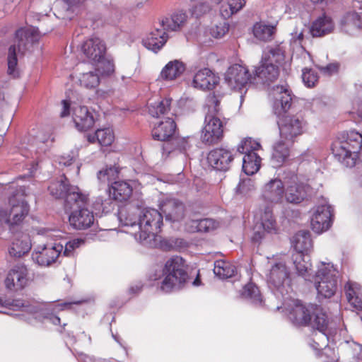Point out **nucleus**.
<instances>
[{
  "instance_id": "1",
  "label": "nucleus",
  "mask_w": 362,
  "mask_h": 362,
  "mask_svg": "<svg viewBox=\"0 0 362 362\" xmlns=\"http://www.w3.org/2000/svg\"><path fill=\"white\" fill-rule=\"evenodd\" d=\"M288 317L296 326L311 325L319 331L315 333L310 346L320 353L328 344L329 320L323 309L317 305H303L298 300H291L288 305Z\"/></svg>"
},
{
  "instance_id": "2",
  "label": "nucleus",
  "mask_w": 362,
  "mask_h": 362,
  "mask_svg": "<svg viewBox=\"0 0 362 362\" xmlns=\"http://www.w3.org/2000/svg\"><path fill=\"white\" fill-rule=\"evenodd\" d=\"M118 219L122 226L138 228V231L130 233L144 245L149 244L154 239L155 234L163 224L162 214L152 208H122L118 212Z\"/></svg>"
},
{
  "instance_id": "3",
  "label": "nucleus",
  "mask_w": 362,
  "mask_h": 362,
  "mask_svg": "<svg viewBox=\"0 0 362 362\" xmlns=\"http://www.w3.org/2000/svg\"><path fill=\"white\" fill-rule=\"evenodd\" d=\"M69 190L64 201V208L66 211H71L69 216L70 225L78 230L89 228L94 223V216L86 207L88 195L82 193L78 187H71Z\"/></svg>"
},
{
  "instance_id": "4",
  "label": "nucleus",
  "mask_w": 362,
  "mask_h": 362,
  "mask_svg": "<svg viewBox=\"0 0 362 362\" xmlns=\"http://www.w3.org/2000/svg\"><path fill=\"white\" fill-rule=\"evenodd\" d=\"M361 148L362 135L353 130L340 134L333 142L332 151L340 163L352 168L356 165Z\"/></svg>"
},
{
  "instance_id": "5",
  "label": "nucleus",
  "mask_w": 362,
  "mask_h": 362,
  "mask_svg": "<svg viewBox=\"0 0 362 362\" xmlns=\"http://www.w3.org/2000/svg\"><path fill=\"white\" fill-rule=\"evenodd\" d=\"M39 39L40 33L35 28H21L16 31L15 42L8 49V74L9 75L16 77L18 74L16 69L17 50L19 53L24 54L34 43L38 42Z\"/></svg>"
},
{
  "instance_id": "6",
  "label": "nucleus",
  "mask_w": 362,
  "mask_h": 362,
  "mask_svg": "<svg viewBox=\"0 0 362 362\" xmlns=\"http://www.w3.org/2000/svg\"><path fill=\"white\" fill-rule=\"evenodd\" d=\"M338 271L331 262H320L310 282H313L318 298H329L337 290Z\"/></svg>"
},
{
  "instance_id": "7",
  "label": "nucleus",
  "mask_w": 362,
  "mask_h": 362,
  "mask_svg": "<svg viewBox=\"0 0 362 362\" xmlns=\"http://www.w3.org/2000/svg\"><path fill=\"white\" fill-rule=\"evenodd\" d=\"M160 289L165 293L180 288L187 279L185 261L180 256L168 259L162 270Z\"/></svg>"
},
{
  "instance_id": "8",
  "label": "nucleus",
  "mask_w": 362,
  "mask_h": 362,
  "mask_svg": "<svg viewBox=\"0 0 362 362\" xmlns=\"http://www.w3.org/2000/svg\"><path fill=\"white\" fill-rule=\"evenodd\" d=\"M284 60V50L281 45L269 47L263 54L260 65L255 69L254 77L263 83L272 81L279 75L276 64Z\"/></svg>"
},
{
  "instance_id": "9",
  "label": "nucleus",
  "mask_w": 362,
  "mask_h": 362,
  "mask_svg": "<svg viewBox=\"0 0 362 362\" xmlns=\"http://www.w3.org/2000/svg\"><path fill=\"white\" fill-rule=\"evenodd\" d=\"M291 262L284 259H274L269 262L268 269L265 272V276L269 287L274 292H279L281 296L284 291L287 292L286 286L291 282V271L288 266Z\"/></svg>"
},
{
  "instance_id": "10",
  "label": "nucleus",
  "mask_w": 362,
  "mask_h": 362,
  "mask_svg": "<svg viewBox=\"0 0 362 362\" xmlns=\"http://www.w3.org/2000/svg\"><path fill=\"white\" fill-rule=\"evenodd\" d=\"M260 147V144L251 138L242 140L238 146V151L244 154L243 170L247 175H254L260 168L261 158L256 153Z\"/></svg>"
},
{
  "instance_id": "11",
  "label": "nucleus",
  "mask_w": 362,
  "mask_h": 362,
  "mask_svg": "<svg viewBox=\"0 0 362 362\" xmlns=\"http://www.w3.org/2000/svg\"><path fill=\"white\" fill-rule=\"evenodd\" d=\"M10 210H0V230L4 224L13 229L21 225L29 213V206L23 199L15 196L9 198Z\"/></svg>"
},
{
  "instance_id": "12",
  "label": "nucleus",
  "mask_w": 362,
  "mask_h": 362,
  "mask_svg": "<svg viewBox=\"0 0 362 362\" xmlns=\"http://www.w3.org/2000/svg\"><path fill=\"white\" fill-rule=\"evenodd\" d=\"M281 139L293 142V139L303 134L306 129V121L298 115H284L278 121Z\"/></svg>"
},
{
  "instance_id": "13",
  "label": "nucleus",
  "mask_w": 362,
  "mask_h": 362,
  "mask_svg": "<svg viewBox=\"0 0 362 362\" xmlns=\"http://www.w3.org/2000/svg\"><path fill=\"white\" fill-rule=\"evenodd\" d=\"M272 208L270 206H264L259 208V218L254 228L252 237L254 240H260L266 233L274 234L277 233L278 227Z\"/></svg>"
},
{
  "instance_id": "14",
  "label": "nucleus",
  "mask_w": 362,
  "mask_h": 362,
  "mask_svg": "<svg viewBox=\"0 0 362 362\" xmlns=\"http://www.w3.org/2000/svg\"><path fill=\"white\" fill-rule=\"evenodd\" d=\"M255 80V77L250 74L246 67L238 64L230 66L224 75L225 83L233 90L245 88Z\"/></svg>"
},
{
  "instance_id": "15",
  "label": "nucleus",
  "mask_w": 362,
  "mask_h": 362,
  "mask_svg": "<svg viewBox=\"0 0 362 362\" xmlns=\"http://www.w3.org/2000/svg\"><path fill=\"white\" fill-rule=\"evenodd\" d=\"M284 182L278 177L272 178L266 182L262 188L261 198L267 204L266 206H274L276 204H281L285 200Z\"/></svg>"
},
{
  "instance_id": "16",
  "label": "nucleus",
  "mask_w": 362,
  "mask_h": 362,
  "mask_svg": "<svg viewBox=\"0 0 362 362\" xmlns=\"http://www.w3.org/2000/svg\"><path fill=\"white\" fill-rule=\"evenodd\" d=\"M273 111L278 115L286 113L291 106V91L287 84L274 86L269 92Z\"/></svg>"
},
{
  "instance_id": "17",
  "label": "nucleus",
  "mask_w": 362,
  "mask_h": 362,
  "mask_svg": "<svg viewBox=\"0 0 362 362\" xmlns=\"http://www.w3.org/2000/svg\"><path fill=\"white\" fill-rule=\"evenodd\" d=\"M223 136V123L218 117L207 114L204 126L202 128L201 139L206 144H214L220 141Z\"/></svg>"
},
{
  "instance_id": "18",
  "label": "nucleus",
  "mask_w": 362,
  "mask_h": 362,
  "mask_svg": "<svg viewBox=\"0 0 362 362\" xmlns=\"http://www.w3.org/2000/svg\"><path fill=\"white\" fill-rule=\"evenodd\" d=\"M64 249L59 243H47L37 245L32 254V259L40 266H49L55 262Z\"/></svg>"
},
{
  "instance_id": "19",
  "label": "nucleus",
  "mask_w": 362,
  "mask_h": 362,
  "mask_svg": "<svg viewBox=\"0 0 362 362\" xmlns=\"http://www.w3.org/2000/svg\"><path fill=\"white\" fill-rule=\"evenodd\" d=\"M332 208L324 201L320 205L313 209L311 217L310 225L313 231L321 233L327 230L332 224Z\"/></svg>"
},
{
  "instance_id": "20",
  "label": "nucleus",
  "mask_w": 362,
  "mask_h": 362,
  "mask_svg": "<svg viewBox=\"0 0 362 362\" xmlns=\"http://www.w3.org/2000/svg\"><path fill=\"white\" fill-rule=\"evenodd\" d=\"M286 186L285 192V201L291 204H299L305 199L309 185L300 182L298 177L292 173L288 180L285 181Z\"/></svg>"
},
{
  "instance_id": "21",
  "label": "nucleus",
  "mask_w": 362,
  "mask_h": 362,
  "mask_svg": "<svg viewBox=\"0 0 362 362\" xmlns=\"http://www.w3.org/2000/svg\"><path fill=\"white\" fill-rule=\"evenodd\" d=\"M82 52L90 62L97 64L105 57L106 45L99 37H90L82 45Z\"/></svg>"
},
{
  "instance_id": "22",
  "label": "nucleus",
  "mask_w": 362,
  "mask_h": 362,
  "mask_svg": "<svg viewBox=\"0 0 362 362\" xmlns=\"http://www.w3.org/2000/svg\"><path fill=\"white\" fill-rule=\"evenodd\" d=\"M233 160L232 152L224 148H215L207 156V161L213 168L223 171L229 169Z\"/></svg>"
},
{
  "instance_id": "23",
  "label": "nucleus",
  "mask_w": 362,
  "mask_h": 362,
  "mask_svg": "<svg viewBox=\"0 0 362 362\" xmlns=\"http://www.w3.org/2000/svg\"><path fill=\"white\" fill-rule=\"evenodd\" d=\"M28 282V269L23 264L14 266L8 273L5 279L6 287L9 290H19Z\"/></svg>"
},
{
  "instance_id": "24",
  "label": "nucleus",
  "mask_w": 362,
  "mask_h": 362,
  "mask_svg": "<svg viewBox=\"0 0 362 362\" xmlns=\"http://www.w3.org/2000/svg\"><path fill=\"white\" fill-rule=\"evenodd\" d=\"M219 83V77L207 68L196 72L192 85L194 88L202 90L214 89Z\"/></svg>"
},
{
  "instance_id": "25",
  "label": "nucleus",
  "mask_w": 362,
  "mask_h": 362,
  "mask_svg": "<svg viewBox=\"0 0 362 362\" xmlns=\"http://www.w3.org/2000/svg\"><path fill=\"white\" fill-rule=\"evenodd\" d=\"M160 209L165 214V219L173 222L180 221L184 217V204L174 198H167L163 201L160 204Z\"/></svg>"
},
{
  "instance_id": "26",
  "label": "nucleus",
  "mask_w": 362,
  "mask_h": 362,
  "mask_svg": "<svg viewBox=\"0 0 362 362\" xmlns=\"http://www.w3.org/2000/svg\"><path fill=\"white\" fill-rule=\"evenodd\" d=\"M296 274L305 281H311L313 274L310 258L308 255L302 252H294L291 258Z\"/></svg>"
},
{
  "instance_id": "27",
  "label": "nucleus",
  "mask_w": 362,
  "mask_h": 362,
  "mask_svg": "<svg viewBox=\"0 0 362 362\" xmlns=\"http://www.w3.org/2000/svg\"><path fill=\"white\" fill-rule=\"evenodd\" d=\"M73 120L76 129L86 131L91 128L95 122L93 113L86 106L73 107Z\"/></svg>"
},
{
  "instance_id": "28",
  "label": "nucleus",
  "mask_w": 362,
  "mask_h": 362,
  "mask_svg": "<svg viewBox=\"0 0 362 362\" xmlns=\"http://www.w3.org/2000/svg\"><path fill=\"white\" fill-rule=\"evenodd\" d=\"M292 143L281 139L274 143L271 156V163L273 167H280L288 160Z\"/></svg>"
},
{
  "instance_id": "29",
  "label": "nucleus",
  "mask_w": 362,
  "mask_h": 362,
  "mask_svg": "<svg viewBox=\"0 0 362 362\" xmlns=\"http://www.w3.org/2000/svg\"><path fill=\"white\" fill-rule=\"evenodd\" d=\"M175 129L174 120L167 117L155 125L152 129V136L155 140L166 141L174 134Z\"/></svg>"
},
{
  "instance_id": "30",
  "label": "nucleus",
  "mask_w": 362,
  "mask_h": 362,
  "mask_svg": "<svg viewBox=\"0 0 362 362\" xmlns=\"http://www.w3.org/2000/svg\"><path fill=\"white\" fill-rule=\"evenodd\" d=\"M165 30L156 28L152 31L146 38L142 41L145 47L152 50L154 52L159 51L161 47L165 44L168 37Z\"/></svg>"
},
{
  "instance_id": "31",
  "label": "nucleus",
  "mask_w": 362,
  "mask_h": 362,
  "mask_svg": "<svg viewBox=\"0 0 362 362\" xmlns=\"http://www.w3.org/2000/svg\"><path fill=\"white\" fill-rule=\"evenodd\" d=\"M185 66L180 60L169 62L162 69L159 78L165 81H173L180 77L185 71Z\"/></svg>"
},
{
  "instance_id": "32",
  "label": "nucleus",
  "mask_w": 362,
  "mask_h": 362,
  "mask_svg": "<svg viewBox=\"0 0 362 362\" xmlns=\"http://www.w3.org/2000/svg\"><path fill=\"white\" fill-rule=\"evenodd\" d=\"M333 30L334 23L332 18L322 15L313 21L310 32L313 37H322L330 33Z\"/></svg>"
},
{
  "instance_id": "33",
  "label": "nucleus",
  "mask_w": 362,
  "mask_h": 362,
  "mask_svg": "<svg viewBox=\"0 0 362 362\" xmlns=\"http://www.w3.org/2000/svg\"><path fill=\"white\" fill-rule=\"evenodd\" d=\"M108 191L113 199L123 202L131 197L132 187L126 181H115L108 187Z\"/></svg>"
},
{
  "instance_id": "34",
  "label": "nucleus",
  "mask_w": 362,
  "mask_h": 362,
  "mask_svg": "<svg viewBox=\"0 0 362 362\" xmlns=\"http://www.w3.org/2000/svg\"><path fill=\"white\" fill-rule=\"evenodd\" d=\"M187 16L182 11H176L170 17H166L160 21V25L166 31H177L187 21Z\"/></svg>"
},
{
  "instance_id": "35",
  "label": "nucleus",
  "mask_w": 362,
  "mask_h": 362,
  "mask_svg": "<svg viewBox=\"0 0 362 362\" xmlns=\"http://www.w3.org/2000/svg\"><path fill=\"white\" fill-rule=\"evenodd\" d=\"M31 245L29 235L22 234L12 242L9 248V254L11 256L20 257L30 251Z\"/></svg>"
},
{
  "instance_id": "36",
  "label": "nucleus",
  "mask_w": 362,
  "mask_h": 362,
  "mask_svg": "<svg viewBox=\"0 0 362 362\" xmlns=\"http://www.w3.org/2000/svg\"><path fill=\"white\" fill-rule=\"evenodd\" d=\"M344 288L348 302L356 309L362 310V293L360 285L356 282L349 281Z\"/></svg>"
},
{
  "instance_id": "37",
  "label": "nucleus",
  "mask_w": 362,
  "mask_h": 362,
  "mask_svg": "<svg viewBox=\"0 0 362 362\" xmlns=\"http://www.w3.org/2000/svg\"><path fill=\"white\" fill-rule=\"evenodd\" d=\"M291 242L296 250L295 252L304 253L309 251L313 245L310 233L306 230H300L296 233Z\"/></svg>"
},
{
  "instance_id": "38",
  "label": "nucleus",
  "mask_w": 362,
  "mask_h": 362,
  "mask_svg": "<svg viewBox=\"0 0 362 362\" xmlns=\"http://www.w3.org/2000/svg\"><path fill=\"white\" fill-rule=\"evenodd\" d=\"M218 226V223L211 218L192 220L189 223L188 230L192 233H209L216 229Z\"/></svg>"
},
{
  "instance_id": "39",
  "label": "nucleus",
  "mask_w": 362,
  "mask_h": 362,
  "mask_svg": "<svg viewBox=\"0 0 362 362\" xmlns=\"http://www.w3.org/2000/svg\"><path fill=\"white\" fill-rule=\"evenodd\" d=\"M95 139L101 146H110L115 140L114 132L110 128H103L98 129L94 135L88 136V140L91 143H94Z\"/></svg>"
},
{
  "instance_id": "40",
  "label": "nucleus",
  "mask_w": 362,
  "mask_h": 362,
  "mask_svg": "<svg viewBox=\"0 0 362 362\" xmlns=\"http://www.w3.org/2000/svg\"><path fill=\"white\" fill-rule=\"evenodd\" d=\"M74 186H70L68 183L67 178L64 176L61 177L59 180L53 182L49 186L50 194L55 198L64 197L66 199V196L69 192V189Z\"/></svg>"
},
{
  "instance_id": "41",
  "label": "nucleus",
  "mask_w": 362,
  "mask_h": 362,
  "mask_svg": "<svg viewBox=\"0 0 362 362\" xmlns=\"http://www.w3.org/2000/svg\"><path fill=\"white\" fill-rule=\"evenodd\" d=\"M235 267L230 262L223 259L214 262V273L221 279H228L234 275Z\"/></svg>"
},
{
  "instance_id": "42",
  "label": "nucleus",
  "mask_w": 362,
  "mask_h": 362,
  "mask_svg": "<svg viewBox=\"0 0 362 362\" xmlns=\"http://www.w3.org/2000/svg\"><path fill=\"white\" fill-rule=\"evenodd\" d=\"M78 80L81 86L88 89L95 88L100 83V77L95 70L80 74Z\"/></svg>"
},
{
  "instance_id": "43",
  "label": "nucleus",
  "mask_w": 362,
  "mask_h": 362,
  "mask_svg": "<svg viewBox=\"0 0 362 362\" xmlns=\"http://www.w3.org/2000/svg\"><path fill=\"white\" fill-rule=\"evenodd\" d=\"M119 170L117 166L105 167L97 173V178L101 183L112 184L119 177Z\"/></svg>"
},
{
  "instance_id": "44",
  "label": "nucleus",
  "mask_w": 362,
  "mask_h": 362,
  "mask_svg": "<svg viewBox=\"0 0 362 362\" xmlns=\"http://www.w3.org/2000/svg\"><path fill=\"white\" fill-rule=\"evenodd\" d=\"M274 30V26L266 25L263 23H257L253 27V34L255 37L262 41L271 40Z\"/></svg>"
},
{
  "instance_id": "45",
  "label": "nucleus",
  "mask_w": 362,
  "mask_h": 362,
  "mask_svg": "<svg viewBox=\"0 0 362 362\" xmlns=\"http://www.w3.org/2000/svg\"><path fill=\"white\" fill-rule=\"evenodd\" d=\"M111 196L107 189L103 194L97 197L93 203L95 209L104 213L109 212L112 209L113 199L111 198Z\"/></svg>"
},
{
  "instance_id": "46",
  "label": "nucleus",
  "mask_w": 362,
  "mask_h": 362,
  "mask_svg": "<svg viewBox=\"0 0 362 362\" xmlns=\"http://www.w3.org/2000/svg\"><path fill=\"white\" fill-rule=\"evenodd\" d=\"M111 196L107 189L103 194L97 197L93 203L95 209L104 213L109 212L112 209L113 199L111 198Z\"/></svg>"
},
{
  "instance_id": "47",
  "label": "nucleus",
  "mask_w": 362,
  "mask_h": 362,
  "mask_svg": "<svg viewBox=\"0 0 362 362\" xmlns=\"http://www.w3.org/2000/svg\"><path fill=\"white\" fill-rule=\"evenodd\" d=\"M171 99L165 98L159 102L151 103L148 107L149 114L154 117H159L170 110Z\"/></svg>"
},
{
  "instance_id": "48",
  "label": "nucleus",
  "mask_w": 362,
  "mask_h": 362,
  "mask_svg": "<svg viewBox=\"0 0 362 362\" xmlns=\"http://www.w3.org/2000/svg\"><path fill=\"white\" fill-rule=\"evenodd\" d=\"M242 296L244 298L249 299L255 305H261L262 302L259 288L252 283H250L244 286Z\"/></svg>"
},
{
  "instance_id": "49",
  "label": "nucleus",
  "mask_w": 362,
  "mask_h": 362,
  "mask_svg": "<svg viewBox=\"0 0 362 362\" xmlns=\"http://www.w3.org/2000/svg\"><path fill=\"white\" fill-rule=\"evenodd\" d=\"M11 305L13 307V310L20 309L23 312L32 314L34 316L35 319H37L40 317V313H41V310H40L38 307L36 305H25L21 300H13Z\"/></svg>"
},
{
  "instance_id": "50",
  "label": "nucleus",
  "mask_w": 362,
  "mask_h": 362,
  "mask_svg": "<svg viewBox=\"0 0 362 362\" xmlns=\"http://www.w3.org/2000/svg\"><path fill=\"white\" fill-rule=\"evenodd\" d=\"M100 66L95 69L96 72L100 74L102 76H110L115 72V64L112 59H106L105 57L100 62Z\"/></svg>"
},
{
  "instance_id": "51",
  "label": "nucleus",
  "mask_w": 362,
  "mask_h": 362,
  "mask_svg": "<svg viewBox=\"0 0 362 362\" xmlns=\"http://www.w3.org/2000/svg\"><path fill=\"white\" fill-rule=\"evenodd\" d=\"M84 240L81 238L72 239L66 242L64 246L63 255L66 257H74L75 250L84 245Z\"/></svg>"
},
{
  "instance_id": "52",
  "label": "nucleus",
  "mask_w": 362,
  "mask_h": 362,
  "mask_svg": "<svg viewBox=\"0 0 362 362\" xmlns=\"http://www.w3.org/2000/svg\"><path fill=\"white\" fill-rule=\"evenodd\" d=\"M291 43L293 45L297 46V49L298 51L301 53V54L303 56V57H305L306 56L309 57V53L305 49V48L302 46V41L303 40V30H299L298 28L296 29L292 33H291Z\"/></svg>"
},
{
  "instance_id": "53",
  "label": "nucleus",
  "mask_w": 362,
  "mask_h": 362,
  "mask_svg": "<svg viewBox=\"0 0 362 362\" xmlns=\"http://www.w3.org/2000/svg\"><path fill=\"white\" fill-rule=\"evenodd\" d=\"M255 189V182L250 178L241 180L236 187L238 193L247 196Z\"/></svg>"
},
{
  "instance_id": "54",
  "label": "nucleus",
  "mask_w": 362,
  "mask_h": 362,
  "mask_svg": "<svg viewBox=\"0 0 362 362\" xmlns=\"http://www.w3.org/2000/svg\"><path fill=\"white\" fill-rule=\"evenodd\" d=\"M302 79L307 87L311 88L315 86L317 81L318 76L314 70L306 68L303 70Z\"/></svg>"
},
{
  "instance_id": "55",
  "label": "nucleus",
  "mask_w": 362,
  "mask_h": 362,
  "mask_svg": "<svg viewBox=\"0 0 362 362\" xmlns=\"http://www.w3.org/2000/svg\"><path fill=\"white\" fill-rule=\"evenodd\" d=\"M228 31V25L226 22L216 25L211 28V35L215 38H220Z\"/></svg>"
},
{
  "instance_id": "56",
  "label": "nucleus",
  "mask_w": 362,
  "mask_h": 362,
  "mask_svg": "<svg viewBox=\"0 0 362 362\" xmlns=\"http://www.w3.org/2000/svg\"><path fill=\"white\" fill-rule=\"evenodd\" d=\"M38 235L40 236H45V238L51 240H57L62 239L64 233L59 230L43 229L40 230Z\"/></svg>"
},
{
  "instance_id": "57",
  "label": "nucleus",
  "mask_w": 362,
  "mask_h": 362,
  "mask_svg": "<svg viewBox=\"0 0 362 362\" xmlns=\"http://www.w3.org/2000/svg\"><path fill=\"white\" fill-rule=\"evenodd\" d=\"M216 3L221 4L220 13L221 15L225 18H230L234 14V11L232 9V6H229V1L228 0H214Z\"/></svg>"
},
{
  "instance_id": "58",
  "label": "nucleus",
  "mask_w": 362,
  "mask_h": 362,
  "mask_svg": "<svg viewBox=\"0 0 362 362\" xmlns=\"http://www.w3.org/2000/svg\"><path fill=\"white\" fill-rule=\"evenodd\" d=\"M356 96L354 101V105H355V104H356L357 106V108H356L354 106V107H353L354 110L351 112V113H356L360 117H362V112H361L358 109L360 103H362V86L361 85L356 86Z\"/></svg>"
},
{
  "instance_id": "59",
  "label": "nucleus",
  "mask_w": 362,
  "mask_h": 362,
  "mask_svg": "<svg viewBox=\"0 0 362 362\" xmlns=\"http://www.w3.org/2000/svg\"><path fill=\"white\" fill-rule=\"evenodd\" d=\"M351 13H347L344 17V18L342 20V25H343L344 30L346 32H351V31H352L353 28H360V25H361L360 23H356L355 22L354 23L352 21L348 20V16Z\"/></svg>"
},
{
  "instance_id": "60",
  "label": "nucleus",
  "mask_w": 362,
  "mask_h": 362,
  "mask_svg": "<svg viewBox=\"0 0 362 362\" xmlns=\"http://www.w3.org/2000/svg\"><path fill=\"white\" fill-rule=\"evenodd\" d=\"M192 139L190 137L177 138L174 140L177 148L180 151H185L190 146V142Z\"/></svg>"
},
{
  "instance_id": "61",
  "label": "nucleus",
  "mask_w": 362,
  "mask_h": 362,
  "mask_svg": "<svg viewBox=\"0 0 362 362\" xmlns=\"http://www.w3.org/2000/svg\"><path fill=\"white\" fill-rule=\"evenodd\" d=\"M229 1V6H232V9L234 13L238 12L243 8L245 4V0H228Z\"/></svg>"
},
{
  "instance_id": "62",
  "label": "nucleus",
  "mask_w": 362,
  "mask_h": 362,
  "mask_svg": "<svg viewBox=\"0 0 362 362\" xmlns=\"http://www.w3.org/2000/svg\"><path fill=\"white\" fill-rule=\"evenodd\" d=\"M208 101V105L209 106H214V109L215 112L219 111V100L216 98V96L214 94L209 95L207 99Z\"/></svg>"
},
{
  "instance_id": "63",
  "label": "nucleus",
  "mask_w": 362,
  "mask_h": 362,
  "mask_svg": "<svg viewBox=\"0 0 362 362\" xmlns=\"http://www.w3.org/2000/svg\"><path fill=\"white\" fill-rule=\"evenodd\" d=\"M73 158L68 156H61L58 158V163L60 166L69 167L72 164Z\"/></svg>"
},
{
  "instance_id": "64",
  "label": "nucleus",
  "mask_w": 362,
  "mask_h": 362,
  "mask_svg": "<svg viewBox=\"0 0 362 362\" xmlns=\"http://www.w3.org/2000/svg\"><path fill=\"white\" fill-rule=\"evenodd\" d=\"M348 20L352 21L354 23L355 22L356 23H360V29H362V14H358L357 13L353 12L348 16Z\"/></svg>"
}]
</instances>
